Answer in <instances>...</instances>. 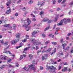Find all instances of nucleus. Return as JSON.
I'll list each match as a JSON object with an SVG mask.
<instances>
[{
  "mask_svg": "<svg viewBox=\"0 0 73 73\" xmlns=\"http://www.w3.org/2000/svg\"><path fill=\"white\" fill-rule=\"evenodd\" d=\"M33 62L32 64L31 65H29L28 67V69L27 70V71H29V70L31 68L32 69H33L34 72H35V70H36V69H35V61H33Z\"/></svg>",
  "mask_w": 73,
  "mask_h": 73,
  "instance_id": "obj_1",
  "label": "nucleus"
},
{
  "mask_svg": "<svg viewBox=\"0 0 73 73\" xmlns=\"http://www.w3.org/2000/svg\"><path fill=\"white\" fill-rule=\"evenodd\" d=\"M27 20H25L23 22V24L22 25V26L23 27H24L25 26V29H27V28H28V25H26V24H27Z\"/></svg>",
  "mask_w": 73,
  "mask_h": 73,
  "instance_id": "obj_2",
  "label": "nucleus"
},
{
  "mask_svg": "<svg viewBox=\"0 0 73 73\" xmlns=\"http://www.w3.org/2000/svg\"><path fill=\"white\" fill-rule=\"evenodd\" d=\"M8 48V47L5 48L4 49V53H9L10 54H11L12 53L10 51H8L7 50V49Z\"/></svg>",
  "mask_w": 73,
  "mask_h": 73,
  "instance_id": "obj_3",
  "label": "nucleus"
},
{
  "mask_svg": "<svg viewBox=\"0 0 73 73\" xmlns=\"http://www.w3.org/2000/svg\"><path fill=\"white\" fill-rule=\"evenodd\" d=\"M8 9H9V10L7 11L6 12V14H9L11 12V8L10 7H7Z\"/></svg>",
  "mask_w": 73,
  "mask_h": 73,
  "instance_id": "obj_4",
  "label": "nucleus"
},
{
  "mask_svg": "<svg viewBox=\"0 0 73 73\" xmlns=\"http://www.w3.org/2000/svg\"><path fill=\"white\" fill-rule=\"evenodd\" d=\"M44 4V2H43V3H41V2H38V5H40V7H41Z\"/></svg>",
  "mask_w": 73,
  "mask_h": 73,
  "instance_id": "obj_5",
  "label": "nucleus"
},
{
  "mask_svg": "<svg viewBox=\"0 0 73 73\" xmlns=\"http://www.w3.org/2000/svg\"><path fill=\"white\" fill-rule=\"evenodd\" d=\"M33 44H34V45H38V44H40L41 42H38L37 40H36L34 42Z\"/></svg>",
  "mask_w": 73,
  "mask_h": 73,
  "instance_id": "obj_6",
  "label": "nucleus"
},
{
  "mask_svg": "<svg viewBox=\"0 0 73 73\" xmlns=\"http://www.w3.org/2000/svg\"><path fill=\"white\" fill-rule=\"evenodd\" d=\"M39 32V30H37L36 32L34 31L32 33V36H35V34H36L37 32Z\"/></svg>",
  "mask_w": 73,
  "mask_h": 73,
  "instance_id": "obj_7",
  "label": "nucleus"
},
{
  "mask_svg": "<svg viewBox=\"0 0 73 73\" xmlns=\"http://www.w3.org/2000/svg\"><path fill=\"white\" fill-rule=\"evenodd\" d=\"M52 69V66H48L47 65L46 66V69L47 70H48L49 69H50V70H51Z\"/></svg>",
  "mask_w": 73,
  "mask_h": 73,
  "instance_id": "obj_8",
  "label": "nucleus"
},
{
  "mask_svg": "<svg viewBox=\"0 0 73 73\" xmlns=\"http://www.w3.org/2000/svg\"><path fill=\"white\" fill-rule=\"evenodd\" d=\"M56 48H55L54 50L52 51V52L51 54V56H52V54H54V53H56Z\"/></svg>",
  "mask_w": 73,
  "mask_h": 73,
  "instance_id": "obj_9",
  "label": "nucleus"
},
{
  "mask_svg": "<svg viewBox=\"0 0 73 73\" xmlns=\"http://www.w3.org/2000/svg\"><path fill=\"white\" fill-rule=\"evenodd\" d=\"M27 20L28 25H30V24H31V20H30L28 18H27Z\"/></svg>",
  "mask_w": 73,
  "mask_h": 73,
  "instance_id": "obj_10",
  "label": "nucleus"
},
{
  "mask_svg": "<svg viewBox=\"0 0 73 73\" xmlns=\"http://www.w3.org/2000/svg\"><path fill=\"white\" fill-rule=\"evenodd\" d=\"M11 3V0H9L8 2L6 3L7 6H9L10 5Z\"/></svg>",
  "mask_w": 73,
  "mask_h": 73,
  "instance_id": "obj_11",
  "label": "nucleus"
},
{
  "mask_svg": "<svg viewBox=\"0 0 73 73\" xmlns=\"http://www.w3.org/2000/svg\"><path fill=\"white\" fill-rule=\"evenodd\" d=\"M48 20L47 18H45L42 20V21L43 22H46V21H48Z\"/></svg>",
  "mask_w": 73,
  "mask_h": 73,
  "instance_id": "obj_12",
  "label": "nucleus"
},
{
  "mask_svg": "<svg viewBox=\"0 0 73 73\" xmlns=\"http://www.w3.org/2000/svg\"><path fill=\"white\" fill-rule=\"evenodd\" d=\"M63 21L64 24H67V23H68L66 19V18H65L63 19Z\"/></svg>",
  "mask_w": 73,
  "mask_h": 73,
  "instance_id": "obj_13",
  "label": "nucleus"
},
{
  "mask_svg": "<svg viewBox=\"0 0 73 73\" xmlns=\"http://www.w3.org/2000/svg\"><path fill=\"white\" fill-rule=\"evenodd\" d=\"M30 48V46H29L28 47H26L24 49V50L23 51V53H25V51H27V50H28V49H29V48Z\"/></svg>",
  "mask_w": 73,
  "mask_h": 73,
  "instance_id": "obj_14",
  "label": "nucleus"
},
{
  "mask_svg": "<svg viewBox=\"0 0 73 73\" xmlns=\"http://www.w3.org/2000/svg\"><path fill=\"white\" fill-rule=\"evenodd\" d=\"M68 69V67H65L63 68L62 71V72H65V71H66L67 70V69Z\"/></svg>",
  "mask_w": 73,
  "mask_h": 73,
  "instance_id": "obj_15",
  "label": "nucleus"
},
{
  "mask_svg": "<svg viewBox=\"0 0 73 73\" xmlns=\"http://www.w3.org/2000/svg\"><path fill=\"white\" fill-rule=\"evenodd\" d=\"M8 58V57L6 56H3V57L1 58L2 60H6L7 58Z\"/></svg>",
  "mask_w": 73,
  "mask_h": 73,
  "instance_id": "obj_16",
  "label": "nucleus"
},
{
  "mask_svg": "<svg viewBox=\"0 0 73 73\" xmlns=\"http://www.w3.org/2000/svg\"><path fill=\"white\" fill-rule=\"evenodd\" d=\"M65 42V41H64V39L62 38L60 40V44H63V43Z\"/></svg>",
  "mask_w": 73,
  "mask_h": 73,
  "instance_id": "obj_17",
  "label": "nucleus"
},
{
  "mask_svg": "<svg viewBox=\"0 0 73 73\" xmlns=\"http://www.w3.org/2000/svg\"><path fill=\"white\" fill-rule=\"evenodd\" d=\"M11 42L12 45H15V44H16V42L15 40H13L11 41Z\"/></svg>",
  "mask_w": 73,
  "mask_h": 73,
  "instance_id": "obj_18",
  "label": "nucleus"
},
{
  "mask_svg": "<svg viewBox=\"0 0 73 73\" xmlns=\"http://www.w3.org/2000/svg\"><path fill=\"white\" fill-rule=\"evenodd\" d=\"M29 56L30 57V59L31 60L32 59L33 55H32L31 54H29Z\"/></svg>",
  "mask_w": 73,
  "mask_h": 73,
  "instance_id": "obj_19",
  "label": "nucleus"
},
{
  "mask_svg": "<svg viewBox=\"0 0 73 73\" xmlns=\"http://www.w3.org/2000/svg\"><path fill=\"white\" fill-rule=\"evenodd\" d=\"M62 21H61L60 23L57 24L58 26H59L60 25H61L62 24Z\"/></svg>",
  "mask_w": 73,
  "mask_h": 73,
  "instance_id": "obj_20",
  "label": "nucleus"
},
{
  "mask_svg": "<svg viewBox=\"0 0 73 73\" xmlns=\"http://www.w3.org/2000/svg\"><path fill=\"white\" fill-rule=\"evenodd\" d=\"M53 69L55 70H57V68L56 67H55L53 66H51V70H53Z\"/></svg>",
  "mask_w": 73,
  "mask_h": 73,
  "instance_id": "obj_21",
  "label": "nucleus"
},
{
  "mask_svg": "<svg viewBox=\"0 0 73 73\" xmlns=\"http://www.w3.org/2000/svg\"><path fill=\"white\" fill-rule=\"evenodd\" d=\"M20 35L19 34H18L17 35L16 38H19L20 37Z\"/></svg>",
  "mask_w": 73,
  "mask_h": 73,
  "instance_id": "obj_22",
  "label": "nucleus"
},
{
  "mask_svg": "<svg viewBox=\"0 0 73 73\" xmlns=\"http://www.w3.org/2000/svg\"><path fill=\"white\" fill-rule=\"evenodd\" d=\"M11 67H12V66L11 64H9V65L7 66V68L9 69V68H10Z\"/></svg>",
  "mask_w": 73,
  "mask_h": 73,
  "instance_id": "obj_23",
  "label": "nucleus"
},
{
  "mask_svg": "<svg viewBox=\"0 0 73 73\" xmlns=\"http://www.w3.org/2000/svg\"><path fill=\"white\" fill-rule=\"evenodd\" d=\"M13 28L14 30H16V24H14L13 25Z\"/></svg>",
  "mask_w": 73,
  "mask_h": 73,
  "instance_id": "obj_24",
  "label": "nucleus"
},
{
  "mask_svg": "<svg viewBox=\"0 0 73 73\" xmlns=\"http://www.w3.org/2000/svg\"><path fill=\"white\" fill-rule=\"evenodd\" d=\"M52 43L54 45H57V42H52Z\"/></svg>",
  "mask_w": 73,
  "mask_h": 73,
  "instance_id": "obj_25",
  "label": "nucleus"
},
{
  "mask_svg": "<svg viewBox=\"0 0 73 73\" xmlns=\"http://www.w3.org/2000/svg\"><path fill=\"white\" fill-rule=\"evenodd\" d=\"M49 28H50V27L49 26L48 27H47L46 28L44 29V31H47V30H48V29H49Z\"/></svg>",
  "mask_w": 73,
  "mask_h": 73,
  "instance_id": "obj_26",
  "label": "nucleus"
},
{
  "mask_svg": "<svg viewBox=\"0 0 73 73\" xmlns=\"http://www.w3.org/2000/svg\"><path fill=\"white\" fill-rule=\"evenodd\" d=\"M4 26L5 27H9V24L5 25H4Z\"/></svg>",
  "mask_w": 73,
  "mask_h": 73,
  "instance_id": "obj_27",
  "label": "nucleus"
},
{
  "mask_svg": "<svg viewBox=\"0 0 73 73\" xmlns=\"http://www.w3.org/2000/svg\"><path fill=\"white\" fill-rule=\"evenodd\" d=\"M49 42H50L49 40H48L47 41L45 42V44L46 45H48V43H49Z\"/></svg>",
  "mask_w": 73,
  "mask_h": 73,
  "instance_id": "obj_28",
  "label": "nucleus"
},
{
  "mask_svg": "<svg viewBox=\"0 0 73 73\" xmlns=\"http://www.w3.org/2000/svg\"><path fill=\"white\" fill-rule=\"evenodd\" d=\"M39 14L40 15H42L44 16V11H41L40 13Z\"/></svg>",
  "mask_w": 73,
  "mask_h": 73,
  "instance_id": "obj_29",
  "label": "nucleus"
},
{
  "mask_svg": "<svg viewBox=\"0 0 73 73\" xmlns=\"http://www.w3.org/2000/svg\"><path fill=\"white\" fill-rule=\"evenodd\" d=\"M32 3H33V1L32 0L30 1L29 2V4H32Z\"/></svg>",
  "mask_w": 73,
  "mask_h": 73,
  "instance_id": "obj_30",
  "label": "nucleus"
},
{
  "mask_svg": "<svg viewBox=\"0 0 73 73\" xmlns=\"http://www.w3.org/2000/svg\"><path fill=\"white\" fill-rule=\"evenodd\" d=\"M5 67V65H3L1 67H0V68L1 69H3V68H4Z\"/></svg>",
  "mask_w": 73,
  "mask_h": 73,
  "instance_id": "obj_31",
  "label": "nucleus"
},
{
  "mask_svg": "<svg viewBox=\"0 0 73 73\" xmlns=\"http://www.w3.org/2000/svg\"><path fill=\"white\" fill-rule=\"evenodd\" d=\"M52 64H57V62H53L52 63Z\"/></svg>",
  "mask_w": 73,
  "mask_h": 73,
  "instance_id": "obj_32",
  "label": "nucleus"
},
{
  "mask_svg": "<svg viewBox=\"0 0 73 73\" xmlns=\"http://www.w3.org/2000/svg\"><path fill=\"white\" fill-rule=\"evenodd\" d=\"M4 16H3L1 17V19H2V20H1V21H2V22H3V20L4 21Z\"/></svg>",
  "mask_w": 73,
  "mask_h": 73,
  "instance_id": "obj_33",
  "label": "nucleus"
},
{
  "mask_svg": "<svg viewBox=\"0 0 73 73\" xmlns=\"http://www.w3.org/2000/svg\"><path fill=\"white\" fill-rule=\"evenodd\" d=\"M57 34H58V31L57 30H56V31L55 33V35H57Z\"/></svg>",
  "mask_w": 73,
  "mask_h": 73,
  "instance_id": "obj_34",
  "label": "nucleus"
},
{
  "mask_svg": "<svg viewBox=\"0 0 73 73\" xmlns=\"http://www.w3.org/2000/svg\"><path fill=\"white\" fill-rule=\"evenodd\" d=\"M31 26H30L28 27V29H27V31H29V29H31Z\"/></svg>",
  "mask_w": 73,
  "mask_h": 73,
  "instance_id": "obj_35",
  "label": "nucleus"
},
{
  "mask_svg": "<svg viewBox=\"0 0 73 73\" xmlns=\"http://www.w3.org/2000/svg\"><path fill=\"white\" fill-rule=\"evenodd\" d=\"M42 37H46V36H45V35L44 34H42Z\"/></svg>",
  "mask_w": 73,
  "mask_h": 73,
  "instance_id": "obj_36",
  "label": "nucleus"
},
{
  "mask_svg": "<svg viewBox=\"0 0 73 73\" xmlns=\"http://www.w3.org/2000/svg\"><path fill=\"white\" fill-rule=\"evenodd\" d=\"M69 49H70V47H69V46H68L67 47L66 49V50H68Z\"/></svg>",
  "mask_w": 73,
  "mask_h": 73,
  "instance_id": "obj_37",
  "label": "nucleus"
},
{
  "mask_svg": "<svg viewBox=\"0 0 73 73\" xmlns=\"http://www.w3.org/2000/svg\"><path fill=\"white\" fill-rule=\"evenodd\" d=\"M67 23H70V20L69 19H68L66 20Z\"/></svg>",
  "mask_w": 73,
  "mask_h": 73,
  "instance_id": "obj_38",
  "label": "nucleus"
},
{
  "mask_svg": "<svg viewBox=\"0 0 73 73\" xmlns=\"http://www.w3.org/2000/svg\"><path fill=\"white\" fill-rule=\"evenodd\" d=\"M22 10L23 11H26V8H25V7H24L23 8Z\"/></svg>",
  "mask_w": 73,
  "mask_h": 73,
  "instance_id": "obj_39",
  "label": "nucleus"
},
{
  "mask_svg": "<svg viewBox=\"0 0 73 73\" xmlns=\"http://www.w3.org/2000/svg\"><path fill=\"white\" fill-rule=\"evenodd\" d=\"M15 41L16 42H18V41H19V38H16Z\"/></svg>",
  "mask_w": 73,
  "mask_h": 73,
  "instance_id": "obj_40",
  "label": "nucleus"
},
{
  "mask_svg": "<svg viewBox=\"0 0 73 73\" xmlns=\"http://www.w3.org/2000/svg\"><path fill=\"white\" fill-rule=\"evenodd\" d=\"M20 47H21V46H17L16 47V49H19V48H20Z\"/></svg>",
  "mask_w": 73,
  "mask_h": 73,
  "instance_id": "obj_41",
  "label": "nucleus"
},
{
  "mask_svg": "<svg viewBox=\"0 0 73 73\" xmlns=\"http://www.w3.org/2000/svg\"><path fill=\"white\" fill-rule=\"evenodd\" d=\"M64 65H68V64L67 62H66L65 63H64Z\"/></svg>",
  "mask_w": 73,
  "mask_h": 73,
  "instance_id": "obj_42",
  "label": "nucleus"
},
{
  "mask_svg": "<svg viewBox=\"0 0 73 73\" xmlns=\"http://www.w3.org/2000/svg\"><path fill=\"white\" fill-rule=\"evenodd\" d=\"M11 61H12V60L10 59H8L7 60V61H8V62H11Z\"/></svg>",
  "mask_w": 73,
  "mask_h": 73,
  "instance_id": "obj_43",
  "label": "nucleus"
},
{
  "mask_svg": "<svg viewBox=\"0 0 73 73\" xmlns=\"http://www.w3.org/2000/svg\"><path fill=\"white\" fill-rule=\"evenodd\" d=\"M39 49V47H38V46H36L35 49L36 50H37V49Z\"/></svg>",
  "mask_w": 73,
  "mask_h": 73,
  "instance_id": "obj_44",
  "label": "nucleus"
},
{
  "mask_svg": "<svg viewBox=\"0 0 73 73\" xmlns=\"http://www.w3.org/2000/svg\"><path fill=\"white\" fill-rule=\"evenodd\" d=\"M49 56V55L48 54H45L44 57H47Z\"/></svg>",
  "mask_w": 73,
  "mask_h": 73,
  "instance_id": "obj_45",
  "label": "nucleus"
},
{
  "mask_svg": "<svg viewBox=\"0 0 73 73\" xmlns=\"http://www.w3.org/2000/svg\"><path fill=\"white\" fill-rule=\"evenodd\" d=\"M41 52V50H38V51H37V54L39 53L40 52Z\"/></svg>",
  "mask_w": 73,
  "mask_h": 73,
  "instance_id": "obj_46",
  "label": "nucleus"
},
{
  "mask_svg": "<svg viewBox=\"0 0 73 73\" xmlns=\"http://www.w3.org/2000/svg\"><path fill=\"white\" fill-rule=\"evenodd\" d=\"M40 69L41 70H42V69H44V68H43V67H42V66H40Z\"/></svg>",
  "mask_w": 73,
  "mask_h": 73,
  "instance_id": "obj_47",
  "label": "nucleus"
},
{
  "mask_svg": "<svg viewBox=\"0 0 73 73\" xmlns=\"http://www.w3.org/2000/svg\"><path fill=\"white\" fill-rule=\"evenodd\" d=\"M42 60H45L46 59V58H45V57H44L43 56H42Z\"/></svg>",
  "mask_w": 73,
  "mask_h": 73,
  "instance_id": "obj_48",
  "label": "nucleus"
},
{
  "mask_svg": "<svg viewBox=\"0 0 73 73\" xmlns=\"http://www.w3.org/2000/svg\"><path fill=\"white\" fill-rule=\"evenodd\" d=\"M53 4H55L56 3V0H53Z\"/></svg>",
  "mask_w": 73,
  "mask_h": 73,
  "instance_id": "obj_49",
  "label": "nucleus"
},
{
  "mask_svg": "<svg viewBox=\"0 0 73 73\" xmlns=\"http://www.w3.org/2000/svg\"><path fill=\"white\" fill-rule=\"evenodd\" d=\"M26 38H27V39H28V38H29V35H26Z\"/></svg>",
  "mask_w": 73,
  "mask_h": 73,
  "instance_id": "obj_50",
  "label": "nucleus"
},
{
  "mask_svg": "<svg viewBox=\"0 0 73 73\" xmlns=\"http://www.w3.org/2000/svg\"><path fill=\"white\" fill-rule=\"evenodd\" d=\"M61 69V66H59L58 70H60Z\"/></svg>",
  "mask_w": 73,
  "mask_h": 73,
  "instance_id": "obj_51",
  "label": "nucleus"
},
{
  "mask_svg": "<svg viewBox=\"0 0 73 73\" xmlns=\"http://www.w3.org/2000/svg\"><path fill=\"white\" fill-rule=\"evenodd\" d=\"M56 24H54V25L53 29H55L56 28Z\"/></svg>",
  "mask_w": 73,
  "mask_h": 73,
  "instance_id": "obj_52",
  "label": "nucleus"
},
{
  "mask_svg": "<svg viewBox=\"0 0 73 73\" xmlns=\"http://www.w3.org/2000/svg\"><path fill=\"white\" fill-rule=\"evenodd\" d=\"M23 58V55H21L20 57L21 60H22Z\"/></svg>",
  "mask_w": 73,
  "mask_h": 73,
  "instance_id": "obj_53",
  "label": "nucleus"
},
{
  "mask_svg": "<svg viewBox=\"0 0 73 73\" xmlns=\"http://www.w3.org/2000/svg\"><path fill=\"white\" fill-rule=\"evenodd\" d=\"M52 22V20H48V23H50Z\"/></svg>",
  "mask_w": 73,
  "mask_h": 73,
  "instance_id": "obj_54",
  "label": "nucleus"
},
{
  "mask_svg": "<svg viewBox=\"0 0 73 73\" xmlns=\"http://www.w3.org/2000/svg\"><path fill=\"white\" fill-rule=\"evenodd\" d=\"M50 61L52 63L54 61V60H53L52 59H50Z\"/></svg>",
  "mask_w": 73,
  "mask_h": 73,
  "instance_id": "obj_55",
  "label": "nucleus"
},
{
  "mask_svg": "<svg viewBox=\"0 0 73 73\" xmlns=\"http://www.w3.org/2000/svg\"><path fill=\"white\" fill-rule=\"evenodd\" d=\"M36 20V19L35 18L33 19L32 21H35Z\"/></svg>",
  "mask_w": 73,
  "mask_h": 73,
  "instance_id": "obj_56",
  "label": "nucleus"
},
{
  "mask_svg": "<svg viewBox=\"0 0 73 73\" xmlns=\"http://www.w3.org/2000/svg\"><path fill=\"white\" fill-rule=\"evenodd\" d=\"M49 52H50V51H51V50H52V48H50L47 50Z\"/></svg>",
  "mask_w": 73,
  "mask_h": 73,
  "instance_id": "obj_57",
  "label": "nucleus"
},
{
  "mask_svg": "<svg viewBox=\"0 0 73 73\" xmlns=\"http://www.w3.org/2000/svg\"><path fill=\"white\" fill-rule=\"evenodd\" d=\"M60 28L58 27L56 28V30H57V31H58V30H60Z\"/></svg>",
  "mask_w": 73,
  "mask_h": 73,
  "instance_id": "obj_58",
  "label": "nucleus"
},
{
  "mask_svg": "<svg viewBox=\"0 0 73 73\" xmlns=\"http://www.w3.org/2000/svg\"><path fill=\"white\" fill-rule=\"evenodd\" d=\"M52 36V34H51L49 35L48 36V37H50Z\"/></svg>",
  "mask_w": 73,
  "mask_h": 73,
  "instance_id": "obj_59",
  "label": "nucleus"
},
{
  "mask_svg": "<svg viewBox=\"0 0 73 73\" xmlns=\"http://www.w3.org/2000/svg\"><path fill=\"white\" fill-rule=\"evenodd\" d=\"M21 0H19V1L17 2V3H21Z\"/></svg>",
  "mask_w": 73,
  "mask_h": 73,
  "instance_id": "obj_60",
  "label": "nucleus"
},
{
  "mask_svg": "<svg viewBox=\"0 0 73 73\" xmlns=\"http://www.w3.org/2000/svg\"><path fill=\"white\" fill-rule=\"evenodd\" d=\"M73 5V2H71L70 4V5Z\"/></svg>",
  "mask_w": 73,
  "mask_h": 73,
  "instance_id": "obj_61",
  "label": "nucleus"
},
{
  "mask_svg": "<svg viewBox=\"0 0 73 73\" xmlns=\"http://www.w3.org/2000/svg\"><path fill=\"white\" fill-rule=\"evenodd\" d=\"M57 18L56 17L54 21L55 22H56V21H57Z\"/></svg>",
  "mask_w": 73,
  "mask_h": 73,
  "instance_id": "obj_62",
  "label": "nucleus"
},
{
  "mask_svg": "<svg viewBox=\"0 0 73 73\" xmlns=\"http://www.w3.org/2000/svg\"><path fill=\"white\" fill-rule=\"evenodd\" d=\"M19 65L17 64H16V66H17V67H19Z\"/></svg>",
  "mask_w": 73,
  "mask_h": 73,
  "instance_id": "obj_63",
  "label": "nucleus"
},
{
  "mask_svg": "<svg viewBox=\"0 0 73 73\" xmlns=\"http://www.w3.org/2000/svg\"><path fill=\"white\" fill-rule=\"evenodd\" d=\"M15 16H16V17L18 16V13H16L15 14Z\"/></svg>",
  "mask_w": 73,
  "mask_h": 73,
  "instance_id": "obj_64",
  "label": "nucleus"
}]
</instances>
